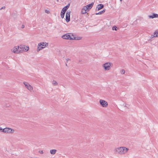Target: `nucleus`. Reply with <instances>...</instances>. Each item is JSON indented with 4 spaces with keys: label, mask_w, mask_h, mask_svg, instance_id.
I'll return each mask as SVG.
<instances>
[{
    "label": "nucleus",
    "mask_w": 158,
    "mask_h": 158,
    "mask_svg": "<svg viewBox=\"0 0 158 158\" xmlns=\"http://www.w3.org/2000/svg\"><path fill=\"white\" fill-rule=\"evenodd\" d=\"M56 151L57 150L56 149H52L50 150V153L51 154L54 155L56 153Z\"/></svg>",
    "instance_id": "nucleus-17"
},
{
    "label": "nucleus",
    "mask_w": 158,
    "mask_h": 158,
    "mask_svg": "<svg viewBox=\"0 0 158 158\" xmlns=\"http://www.w3.org/2000/svg\"><path fill=\"white\" fill-rule=\"evenodd\" d=\"M117 27L116 26H114L112 27V30L117 31Z\"/></svg>",
    "instance_id": "nucleus-21"
},
{
    "label": "nucleus",
    "mask_w": 158,
    "mask_h": 158,
    "mask_svg": "<svg viewBox=\"0 0 158 158\" xmlns=\"http://www.w3.org/2000/svg\"><path fill=\"white\" fill-rule=\"evenodd\" d=\"M136 22V21H134V23H133V24H134H134H135V23Z\"/></svg>",
    "instance_id": "nucleus-30"
},
{
    "label": "nucleus",
    "mask_w": 158,
    "mask_h": 158,
    "mask_svg": "<svg viewBox=\"0 0 158 158\" xmlns=\"http://www.w3.org/2000/svg\"><path fill=\"white\" fill-rule=\"evenodd\" d=\"M105 10H103L102 11H100L99 12H98V13H96L95 14L96 15H101V14H102L104 13L105 11Z\"/></svg>",
    "instance_id": "nucleus-18"
},
{
    "label": "nucleus",
    "mask_w": 158,
    "mask_h": 158,
    "mask_svg": "<svg viewBox=\"0 0 158 158\" xmlns=\"http://www.w3.org/2000/svg\"><path fill=\"white\" fill-rule=\"evenodd\" d=\"M20 49H21V48H19V46H16L14 47L12 50V51L15 53H19L21 52L22 50Z\"/></svg>",
    "instance_id": "nucleus-5"
},
{
    "label": "nucleus",
    "mask_w": 158,
    "mask_h": 158,
    "mask_svg": "<svg viewBox=\"0 0 158 158\" xmlns=\"http://www.w3.org/2000/svg\"><path fill=\"white\" fill-rule=\"evenodd\" d=\"M121 2H122V0H120Z\"/></svg>",
    "instance_id": "nucleus-33"
},
{
    "label": "nucleus",
    "mask_w": 158,
    "mask_h": 158,
    "mask_svg": "<svg viewBox=\"0 0 158 158\" xmlns=\"http://www.w3.org/2000/svg\"><path fill=\"white\" fill-rule=\"evenodd\" d=\"M20 48H21L20 49H21L22 51H27L29 49V48L28 46L27 47L25 46L24 45H21L20 46V47H19Z\"/></svg>",
    "instance_id": "nucleus-8"
},
{
    "label": "nucleus",
    "mask_w": 158,
    "mask_h": 158,
    "mask_svg": "<svg viewBox=\"0 0 158 158\" xmlns=\"http://www.w3.org/2000/svg\"><path fill=\"white\" fill-rule=\"evenodd\" d=\"M52 84L54 85H58L57 82L55 80H53L52 82Z\"/></svg>",
    "instance_id": "nucleus-19"
},
{
    "label": "nucleus",
    "mask_w": 158,
    "mask_h": 158,
    "mask_svg": "<svg viewBox=\"0 0 158 158\" xmlns=\"http://www.w3.org/2000/svg\"><path fill=\"white\" fill-rule=\"evenodd\" d=\"M4 133H9L12 134L14 133V129H12L11 128H8V127H6L5 128Z\"/></svg>",
    "instance_id": "nucleus-6"
},
{
    "label": "nucleus",
    "mask_w": 158,
    "mask_h": 158,
    "mask_svg": "<svg viewBox=\"0 0 158 158\" xmlns=\"http://www.w3.org/2000/svg\"><path fill=\"white\" fill-rule=\"evenodd\" d=\"M23 83L25 85V87L29 90L31 91V90L32 89V87L31 85H30L28 83L23 82Z\"/></svg>",
    "instance_id": "nucleus-10"
},
{
    "label": "nucleus",
    "mask_w": 158,
    "mask_h": 158,
    "mask_svg": "<svg viewBox=\"0 0 158 158\" xmlns=\"http://www.w3.org/2000/svg\"><path fill=\"white\" fill-rule=\"evenodd\" d=\"M6 8V7L5 6H3L2 7V8H0V10H1L2 9H5Z\"/></svg>",
    "instance_id": "nucleus-26"
},
{
    "label": "nucleus",
    "mask_w": 158,
    "mask_h": 158,
    "mask_svg": "<svg viewBox=\"0 0 158 158\" xmlns=\"http://www.w3.org/2000/svg\"><path fill=\"white\" fill-rule=\"evenodd\" d=\"M157 36L156 35H152L150 36V38L151 39H152V38H153L154 37H157Z\"/></svg>",
    "instance_id": "nucleus-22"
},
{
    "label": "nucleus",
    "mask_w": 158,
    "mask_h": 158,
    "mask_svg": "<svg viewBox=\"0 0 158 158\" xmlns=\"http://www.w3.org/2000/svg\"><path fill=\"white\" fill-rule=\"evenodd\" d=\"M25 27V26L23 24L22 25V26H21V28H24Z\"/></svg>",
    "instance_id": "nucleus-27"
},
{
    "label": "nucleus",
    "mask_w": 158,
    "mask_h": 158,
    "mask_svg": "<svg viewBox=\"0 0 158 158\" xmlns=\"http://www.w3.org/2000/svg\"><path fill=\"white\" fill-rule=\"evenodd\" d=\"M99 102L101 105L103 107H106L108 106L107 102L104 100L100 99Z\"/></svg>",
    "instance_id": "nucleus-7"
},
{
    "label": "nucleus",
    "mask_w": 158,
    "mask_h": 158,
    "mask_svg": "<svg viewBox=\"0 0 158 158\" xmlns=\"http://www.w3.org/2000/svg\"><path fill=\"white\" fill-rule=\"evenodd\" d=\"M104 7V5L101 4H100L97 5L96 10H99Z\"/></svg>",
    "instance_id": "nucleus-13"
},
{
    "label": "nucleus",
    "mask_w": 158,
    "mask_h": 158,
    "mask_svg": "<svg viewBox=\"0 0 158 158\" xmlns=\"http://www.w3.org/2000/svg\"><path fill=\"white\" fill-rule=\"evenodd\" d=\"M86 7H85V6L81 10V14H84L87 13L86 10H87L86 9Z\"/></svg>",
    "instance_id": "nucleus-14"
},
{
    "label": "nucleus",
    "mask_w": 158,
    "mask_h": 158,
    "mask_svg": "<svg viewBox=\"0 0 158 158\" xmlns=\"http://www.w3.org/2000/svg\"><path fill=\"white\" fill-rule=\"evenodd\" d=\"M72 36H73V37H71V36L70 35L68 34H66L65 35H64L62 36V38L66 40H80L81 39L80 38V39H77L76 37H75L74 36L72 35Z\"/></svg>",
    "instance_id": "nucleus-2"
},
{
    "label": "nucleus",
    "mask_w": 158,
    "mask_h": 158,
    "mask_svg": "<svg viewBox=\"0 0 158 158\" xmlns=\"http://www.w3.org/2000/svg\"><path fill=\"white\" fill-rule=\"evenodd\" d=\"M70 60V59H69V58L67 59H66V62H68V61H69V60Z\"/></svg>",
    "instance_id": "nucleus-28"
},
{
    "label": "nucleus",
    "mask_w": 158,
    "mask_h": 158,
    "mask_svg": "<svg viewBox=\"0 0 158 158\" xmlns=\"http://www.w3.org/2000/svg\"><path fill=\"white\" fill-rule=\"evenodd\" d=\"M149 18L153 19L154 18H158V14L154 13H152V15H149L148 16Z\"/></svg>",
    "instance_id": "nucleus-11"
},
{
    "label": "nucleus",
    "mask_w": 158,
    "mask_h": 158,
    "mask_svg": "<svg viewBox=\"0 0 158 158\" xmlns=\"http://www.w3.org/2000/svg\"><path fill=\"white\" fill-rule=\"evenodd\" d=\"M128 150L125 147H120L115 148L114 151L116 153L122 154L126 153Z\"/></svg>",
    "instance_id": "nucleus-1"
},
{
    "label": "nucleus",
    "mask_w": 158,
    "mask_h": 158,
    "mask_svg": "<svg viewBox=\"0 0 158 158\" xmlns=\"http://www.w3.org/2000/svg\"><path fill=\"white\" fill-rule=\"evenodd\" d=\"M120 73L122 74H124L125 73V71L124 69H122L120 71Z\"/></svg>",
    "instance_id": "nucleus-24"
},
{
    "label": "nucleus",
    "mask_w": 158,
    "mask_h": 158,
    "mask_svg": "<svg viewBox=\"0 0 158 158\" xmlns=\"http://www.w3.org/2000/svg\"><path fill=\"white\" fill-rule=\"evenodd\" d=\"M70 11H67L66 14V21L67 22H69L70 21Z\"/></svg>",
    "instance_id": "nucleus-9"
},
{
    "label": "nucleus",
    "mask_w": 158,
    "mask_h": 158,
    "mask_svg": "<svg viewBox=\"0 0 158 158\" xmlns=\"http://www.w3.org/2000/svg\"><path fill=\"white\" fill-rule=\"evenodd\" d=\"M41 47H44V48L46 47V46H47L48 45V43H40L39 44Z\"/></svg>",
    "instance_id": "nucleus-15"
},
{
    "label": "nucleus",
    "mask_w": 158,
    "mask_h": 158,
    "mask_svg": "<svg viewBox=\"0 0 158 158\" xmlns=\"http://www.w3.org/2000/svg\"><path fill=\"white\" fill-rule=\"evenodd\" d=\"M153 34L156 35L158 37V30H156L153 33Z\"/></svg>",
    "instance_id": "nucleus-20"
},
{
    "label": "nucleus",
    "mask_w": 158,
    "mask_h": 158,
    "mask_svg": "<svg viewBox=\"0 0 158 158\" xmlns=\"http://www.w3.org/2000/svg\"><path fill=\"white\" fill-rule=\"evenodd\" d=\"M66 66H67V64H66Z\"/></svg>",
    "instance_id": "nucleus-32"
},
{
    "label": "nucleus",
    "mask_w": 158,
    "mask_h": 158,
    "mask_svg": "<svg viewBox=\"0 0 158 158\" xmlns=\"http://www.w3.org/2000/svg\"><path fill=\"white\" fill-rule=\"evenodd\" d=\"M5 128L2 129L1 127H0V131L4 132Z\"/></svg>",
    "instance_id": "nucleus-23"
},
{
    "label": "nucleus",
    "mask_w": 158,
    "mask_h": 158,
    "mask_svg": "<svg viewBox=\"0 0 158 158\" xmlns=\"http://www.w3.org/2000/svg\"><path fill=\"white\" fill-rule=\"evenodd\" d=\"M149 40V41H152V40H151V39Z\"/></svg>",
    "instance_id": "nucleus-31"
},
{
    "label": "nucleus",
    "mask_w": 158,
    "mask_h": 158,
    "mask_svg": "<svg viewBox=\"0 0 158 158\" xmlns=\"http://www.w3.org/2000/svg\"><path fill=\"white\" fill-rule=\"evenodd\" d=\"M44 48V47H41V46H40V45L39 44L38 45V48H37V52H39L40 50H41L42 49H43Z\"/></svg>",
    "instance_id": "nucleus-16"
},
{
    "label": "nucleus",
    "mask_w": 158,
    "mask_h": 158,
    "mask_svg": "<svg viewBox=\"0 0 158 158\" xmlns=\"http://www.w3.org/2000/svg\"><path fill=\"white\" fill-rule=\"evenodd\" d=\"M45 13H46L47 14H49L50 13L49 11L47 10H45Z\"/></svg>",
    "instance_id": "nucleus-25"
},
{
    "label": "nucleus",
    "mask_w": 158,
    "mask_h": 158,
    "mask_svg": "<svg viewBox=\"0 0 158 158\" xmlns=\"http://www.w3.org/2000/svg\"><path fill=\"white\" fill-rule=\"evenodd\" d=\"M40 154H43V152L42 151H41L40 152Z\"/></svg>",
    "instance_id": "nucleus-29"
},
{
    "label": "nucleus",
    "mask_w": 158,
    "mask_h": 158,
    "mask_svg": "<svg viewBox=\"0 0 158 158\" xmlns=\"http://www.w3.org/2000/svg\"><path fill=\"white\" fill-rule=\"evenodd\" d=\"M94 3L92 2L91 3L89 4L86 5V6H85V7H87L86 9H87V10H89L92 8V6H93L94 5Z\"/></svg>",
    "instance_id": "nucleus-12"
},
{
    "label": "nucleus",
    "mask_w": 158,
    "mask_h": 158,
    "mask_svg": "<svg viewBox=\"0 0 158 158\" xmlns=\"http://www.w3.org/2000/svg\"><path fill=\"white\" fill-rule=\"evenodd\" d=\"M111 66V63L110 62L106 63L103 64L102 66L104 68L105 71L108 70L110 69Z\"/></svg>",
    "instance_id": "nucleus-4"
},
{
    "label": "nucleus",
    "mask_w": 158,
    "mask_h": 158,
    "mask_svg": "<svg viewBox=\"0 0 158 158\" xmlns=\"http://www.w3.org/2000/svg\"><path fill=\"white\" fill-rule=\"evenodd\" d=\"M70 6V4H68L67 5L64 6L62 9L61 11L60 16L61 18H64L65 13L68 10Z\"/></svg>",
    "instance_id": "nucleus-3"
}]
</instances>
